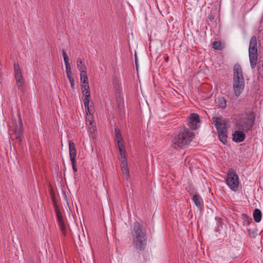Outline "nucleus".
<instances>
[{
  "label": "nucleus",
  "mask_w": 263,
  "mask_h": 263,
  "mask_svg": "<svg viewBox=\"0 0 263 263\" xmlns=\"http://www.w3.org/2000/svg\"><path fill=\"white\" fill-rule=\"evenodd\" d=\"M133 243L135 248L143 251L146 247L147 237L146 232L142 230V224L139 222L134 223L132 232Z\"/></svg>",
  "instance_id": "f257e3e1"
},
{
  "label": "nucleus",
  "mask_w": 263,
  "mask_h": 263,
  "mask_svg": "<svg viewBox=\"0 0 263 263\" xmlns=\"http://www.w3.org/2000/svg\"><path fill=\"white\" fill-rule=\"evenodd\" d=\"M245 86V80L242 69L239 64L234 65L233 73V89L235 97H238L243 92Z\"/></svg>",
  "instance_id": "f03ea898"
},
{
  "label": "nucleus",
  "mask_w": 263,
  "mask_h": 263,
  "mask_svg": "<svg viewBox=\"0 0 263 263\" xmlns=\"http://www.w3.org/2000/svg\"><path fill=\"white\" fill-rule=\"evenodd\" d=\"M194 136V133L188 128H181L175 134L172 140V144L175 148H183L191 143Z\"/></svg>",
  "instance_id": "7ed1b4c3"
},
{
  "label": "nucleus",
  "mask_w": 263,
  "mask_h": 263,
  "mask_svg": "<svg viewBox=\"0 0 263 263\" xmlns=\"http://www.w3.org/2000/svg\"><path fill=\"white\" fill-rule=\"evenodd\" d=\"M246 118L243 120H239L236 121V125L240 130L248 132L251 130L254 125L255 116L253 111H249L246 113Z\"/></svg>",
  "instance_id": "20e7f679"
},
{
  "label": "nucleus",
  "mask_w": 263,
  "mask_h": 263,
  "mask_svg": "<svg viewBox=\"0 0 263 263\" xmlns=\"http://www.w3.org/2000/svg\"><path fill=\"white\" fill-rule=\"evenodd\" d=\"M249 57L250 66L252 68H254L257 64V37L253 35L250 39L249 47Z\"/></svg>",
  "instance_id": "39448f33"
},
{
  "label": "nucleus",
  "mask_w": 263,
  "mask_h": 263,
  "mask_svg": "<svg viewBox=\"0 0 263 263\" xmlns=\"http://www.w3.org/2000/svg\"><path fill=\"white\" fill-rule=\"evenodd\" d=\"M14 73L16 85L18 90L22 92H25L26 89L25 80L23 77V74L18 63H14Z\"/></svg>",
  "instance_id": "423d86ee"
},
{
  "label": "nucleus",
  "mask_w": 263,
  "mask_h": 263,
  "mask_svg": "<svg viewBox=\"0 0 263 263\" xmlns=\"http://www.w3.org/2000/svg\"><path fill=\"white\" fill-rule=\"evenodd\" d=\"M226 183L232 191H236L238 189L239 184L238 176L234 172L228 173Z\"/></svg>",
  "instance_id": "0eeeda50"
},
{
  "label": "nucleus",
  "mask_w": 263,
  "mask_h": 263,
  "mask_svg": "<svg viewBox=\"0 0 263 263\" xmlns=\"http://www.w3.org/2000/svg\"><path fill=\"white\" fill-rule=\"evenodd\" d=\"M18 123L16 125L14 128V135L16 140V142L19 144H21L22 141V137L24 134V128L23 127L22 120L21 118V115H18Z\"/></svg>",
  "instance_id": "6e6552de"
},
{
  "label": "nucleus",
  "mask_w": 263,
  "mask_h": 263,
  "mask_svg": "<svg viewBox=\"0 0 263 263\" xmlns=\"http://www.w3.org/2000/svg\"><path fill=\"white\" fill-rule=\"evenodd\" d=\"M87 87H81L82 88V93L83 96V100L84 102V107L85 108V111L87 114L88 113L90 114L89 110V102L90 100V92L89 85L87 86Z\"/></svg>",
  "instance_id": "1a4fd4ad"
},
{
  "label": "nucleus",
  "mask_w": 263,
  "mask_h": 263,
  "mask_svg": "<svg viewBox=\"0 0 263 263\" xmlns=\"http://www.w3.org/2000/svg\"><path fill=\"white\" fill-rule=\"evenodd\" d=\"M55 211L56 213L58 223L60 227L62 233L64 236H66L67 232L64 218L63 217L62 213L61 212V211L59 209V208L56 204L55 205Z\"/></svg>",
  "instance_id": "9d476101"
},
{
  "label": "nucleus",
  "mask_w": 263,
  "mask_h": 263,
  "mask_svg": "<svg viewBox=\"0 0 263 263\" xmlns=\"http://www.w3.org/2000/svg\"><path fill=\"white\" fill-rule=\"evenodd\" d=\"M200 122L199 116L197 114L193 113L191 114L188 119V126L192 130H195L197 128V124Z\"/></svg>",
  "instance_id": "9b49d317"
},
{
  "label": "nucleus",
  "mask_w": 263,
  "mask_h": 263,
  "mask_svg": "<svg viewBox=\"0 0 263 263\" xmlns=\"http://www.w3.org/2000/svg\"><path fill=\"white\" fill-rule=\"evenodd\" d=\"M213 120L218 132L227 130L226 122L222 117H213Z\"/></svg>",
  "instance_id": "f8f14e48"
},
{
  "label": "nucleus",
  "mask_w": 263,
  "mask_h": 263,
  "mask_svg": "<svg viewBox=\"0 0 263 263\" xmlns=\"http://www.w3.org/2000/svg\"><path fill=\"white\" fill-rule=\"evenodd\" d=\"M244 130L235 131L233 134V140L236 142L239 143L243 141L246 138V135L243 133Z\"/></svg>",
  "instance_id": "ddd939ff"
},
{
  "label": "nucleus",
  "mask_w": 263,
  "mask_h": 263,
  "mask_svg": "<svg viewBox=\"0 0 263 263\" xmlns=\"http://www.w3.org/2000/svg\"><path fill=\"white\" fill-rule=\"evenodd\" d=\"M192 199L195 205L200 210L203 208V200L200 195L195 194L193 195Z\"/></svg>",
  "instance_id": "4468645a"
},
{
  "label": "nucleus",
  "mask_w": 263,
  "mask_h": 263,
  "mask_svg": "<svg viewBox=\"0 0 263 263\" xmlns=\"http://www.w3.org/2000/svg\"><path fill=\"white\" fill-rule=\"evenodd\" d=\"M69 151L70 161H76L77 156V151L74 143L72 141H69Z\"/></svg>",
  "instance_id": "2eb2a0df"
},
{
  "label": "nucleus",
  "mask_w": 263,
  "mask_h": 263,
  "mask_svg": "<svg viewBox=\"0 0 263 263\" xmlns=\"http://www.w3.org/2000/svg\"><path fill=\"white\" fill-rule=\"evenodd\" d=\"M80 80L81 82V87H86L88 88L87 86L89 85V84L86 70H83L80 72Z\"/></svg>",
  "instance_id": "dca6fc26"
},
{
  "label": "nucleus",
  "mask_w": 263,
  "mask_h": 263,
  "mask_svg": "<svg viewBox=\"0 0 263 263\" xmlns=\"http://www.w3.org/2000/svg\"><path fill=\"white\" fill-rule=\"evenodd\" d=\"M114 89L117 98H120L122 91V88L119 81L117 79H114L113 81Z\"/></svg>",
  "instance_id": "f3484780"
},
{
  "label": "nucleus",
  "mask_w": 263,
  "mask_h": 263,
  "mask_svg": "<svg viewBox=\"0 0 263 263\" xmlns=\"http://www.w3.org/2000/svg\"><path fill=\"white\" fill-rule=\"evenodd\" d=\"M262 215L258 209H255L253 213L254 220L256 222H259L261 220Z\"/></svg>",
  "instance_id": "a211bd4d"
},
{
  "label": "nucleus",
  "mask_w": 263,
  "mask_h": 263,
  "mask_svg": "<svg viewBox=\"0 0 263 263\" xmlns=\"http://www.w3.org/2000/svg\"><path fill=\"white\" fill-rule=\"evenodd\" d=\"M216 103L220 108L224 109L226 107V101L224 97H218L216 100Z\"/></svg>",
  "instance_id": "6ab92c4d"
},
{
  "label": "nucleus",
  "mask_w": 263,
  "mask_h": 263,
  "mask_svg": "<svg viewBox=\"0 0 263 263\" xmlns=\"http://www.w3.org/2000/svg\"><path fill=\"white\" fill-rule=\"evenodd\" d=\"M218 137L219 138L220 140L223 144H226L227 142V130L226 131H220L218 132Z\"/></svg>",
  "instance_id": "aec40b11"
},
{
  "label": "nucleus",
  "mask_w": 263,
  "mask_h": 263,
  "mask_svg": "<svg viewBox=\"0 0 263 263\" xmlns=\"http://www.w3.org/2000/svg\"><path fill=\"white\" fill-rule=\"evenodd\" d=\"M77 65L78 69L80 71V72L82 71L83 70H86L87 68L85 65V63L81 58H78L77 59Z\"/></svg>",
  "instance_id": "412c9836"
},
{
  "label": "nucleus",
  "mask_w": 263,
  "mask_h": 263,
  "mask_svg": "<svg viewBox=\"0 0 263 263\" xmlns=\"http://www.w3.org/2000/svg\"><path fill=\"white\" fill-rule=\"evenodd\" d=\"M62 55H63V57L64 59L65 67L70 66V63L69 62V58H68L66 51L63 49L62 50Z\"/></svg>",
  "instance_id": "4be33fe9"
},
{
  "label": "nucleus",
  "mask_w": 263,
  "mask_h": 263,
  "mask_svg": "<svg viewBox=\"0 0 263 263\" xmlns=\"http://www.w3.org/2000/svg\"><path fill=\"white\" fill-rule=\"evenodd\" d=\"M115 140L117 142H120L123 141V138L122 135L120 133V132L118 128L115 129Z\"/></svg>",
  "instance_id": "5701e85b"
},
{
  "label": "nucleus",
  "mask_w": 263,
  "mask_h": 263,
  "mask_svg": "<svg viewBox=\"0 0 263 263\" xmlns=\"http://www.w3.org/2000/svg\"><path fill=\"white\" fill-rule=\"evenodd\" d=\"M243 226H249L252 222V219L251 218L247 216V215H243Z\"/></svg>",
  "instance_id": "b1692460"
},
{
  "label": "nucleus",
  "mask_w": 263,
  "mask_h": 263,
  "mask_svg": "<svg viewBox=\"0 0 263 263\" xmlns=\"http://www.w3.org/2000/svg\"><path fill=\"white\" fill-rule=\"evenodd\" d=\"M122 173L126 176L127 179L129 177V170L127 163L123 164L122 167Z\"/></svg>",
  "instance_id": "393cba45"
},
{
  "label": "nucleus",
  "mask_w": 263,
  "mask_h": 263,
  "mask_svg": "<svg viewBox=\"0 0 263 263\" xmlns=\"http://www.w3.org/2000/svg\"><path fill=\"white\" fill-rule=\"evenodd\" d=\"M66 75L68 79H71V78H73V74L71 70L70 66L69 67H66Z\"/></svg>",
  "instance_id": "a878e982"
},
{
  "label": "nucleus",
  "mask_w": 263,
  "mask_h": 263,
  "mask_svg": "<svg viewBox=\"0 0 263 263\" xmlns=\"http://www.w3.org/2000/svg\"><path fill=\"white\" fill-rule=\"evenodd\" d=\"M213 47L215 49L220 50L221 49L220 42H217V41H214L213 43Z\"/></svg>",
  "instance_id": "bb28decb"
},
{
  "label": "nucleus",
  "mask_w": 263,
  "mask_h": 263,
  "mask_svg": "<svg viewBox=\"0 0 263 263\" xmlns=\"http://www.w3.org/2000/svg\"><path fill=\"white\" fill-rule=\"evenodd\" d=\"M73 172L76 173L78 171V169L76 167V160L71 161Z\"/></svg>",
  "instance_id": "cd10ccee"
},
{
  "label": "nucleus",
  "mask_w": 263,
  "mask_h": 263,
  "mask_svg": "<svg viewBox=\"0 0 263 263\" xmlns=\"http://www.w3.org/2000/svg\"><path fill=\"white\" fill-rule=\"evenodd\" d=\"M117 148L118 149L125 147V146H124V144L123 143L122 141H120L119 142H117Z\"/></svg>",
  "instance_id": "c85d7f7f"
},
{
  "label": "nucleus",
  "mask_w": 263,
  "mask_h": 263,
  "mask_svg": "<svg viewBox=\"0 0 263 263\" xmlns=\"http://www.w3.org/2000/svg\"><path fill=\"white\" fill-rule=\"evenodd\" d=\"M70 83V85H71V87L72 89H74V78H71V79H68Z\"/></svg>",
  "instance_id": "c756f323"
},
{
  "label": "nucleus",
  "mask_w": 263,
  "mask_h": 263,
  "mask_svg": "<svg viewBox=\"0 0 263 263\" xmlns=\"http://www.w3.org/2000/svg\"><path fill=\"white\" fill-rule=\"evenodd\" d=\"M120 160L121 161L123 164H124L125 163H127L126 162V158L125 156H123L120 157Z\"/></svg>",
  "instance_id": "7c9ffc66"
},
{
  "label": "nucleus",
  "mask_w": 263,
  "mask_h": 263,
  "mask_svg": "<svg viewBox=\"0 0 263 263\" xmlns=\"http://www.w3.org/2000/svg\"><path fill=\"white\" fill-rule=\"evenodd\" d=\"M208 18L211 22H212L215 19V16L212 14H209L208 16Z\"/></svg>",
  "instance_id": "2f4dec72"
},
{
  "label": "nucleus",
  "mask_w": 263,
  "mask_h": 263,
  "mask_svg": "<svg viewBox=\"0 0 263 263\" xmlns=\"http://www.w3.org/2000/svg\"><path fill=\"white\" fill-rule=\"evenodd\" d=\"M135 64H136L137 69H138V60H137V57L136 54L135 55Z\"/></svg>",
  "instance_id": "473e14b6"
},
{
  "label": "nucleus",
  "mask_w": 263,
  "mask_h": 263,
  "mask_svg": "<svg viewBox=\"0 0 263 263\" xmlns=\"http://www.w3.org/2000/svg\"><path fill=\"white\" fill-rule=\"evenodd\" d=\"M119 151V153H126V151H125V147L123 148H121V149H118Z\"/></svg>",
  "instance_id": "72a5a7b5"
},
{
  "label": "nucleus",
  "mask_w": 263,
  "mask_h": 263,
  "mask_svg": "<svg viewBox=\"0 0 263 263\" xmlns=\"http://www.w3.org/2000/svg\"><path fill=\"white\" fill-rule=\"evenodd\" d=\"M125 153H119V154H120V157H123V156H125Z\"/></svg>",
  "instance_id": "f704fd0d"
},
{
  "label": "nucleus",
  "mask_w": 263,
  "mask_h": 263,
  "mask_svg": "<svg viewBox=\"0 0 263 263\" xmlns=\"http://www.w3.org/2000/svg\"><path fill=\"white\" fill-rule=\"evenodd\" d=\"M247 231H248V232L250 234V229H248Z\"/></svg>",
  "instance_id": "c9c22d12"
},
{
  "label": "nucleus",
  "mask_w": 263,
  "mask_h": 263,
  "mask_svg": "<svg viewBox=\"0 0 263 263\" xmlns=\"http://www.w3.org/2000/svg\"><path fill=\"white\" fill-rule=\"evenodd\" d=\"M90 125H92V126H93V125H92L93 124H92V122H91V121H90Z\"/></svg>",
  "instance_id": "e433bc0d"
},
{
  "label": "nucleus",
  "mask_w": 263,
  "mask_h": 263,
  "mask_svg": "<svg viewBox=\"0 0 263 263\" xmlns=\"http://www.w3.org/2000/svg\"><path fill=\"white\" fill-rule=\"evenodd\" d=\"M92 130H93V131H95V128H92Z\"/></svg>",
  "instance_id": "4c0bfd02"
}]
</instances>
